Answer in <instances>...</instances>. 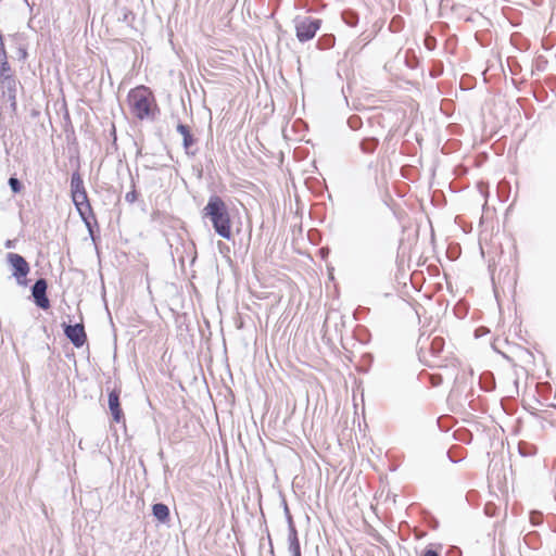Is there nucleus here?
<instances>
[{
	"mask_svg": "<svg viewBox=\"0 0 556 556\" xmlns=\"http://www.w3.org/2000/svg\"><path fill=\"white\" fill-rule=\"evenodd\" d=\"M8 61V55L5 50H0V63Z\"/></svg>",
	"mask_w": 556,
	"mask_h": 556,
	"instance_id": "c756f323",
	"label": "nucleus"
},
{
	"mask_svg": "<svg viewBox=\"0 0 556 556\" xmlns=\"http://www.w3.org/2000/svg\"><path fill=\"white\" fill-rule=\"evenodd\" d=\"M128 104L131 114L140 121L146 118L154 119L157 105L150 88L138 86L128 92Z\"/></svg>",
	"mask_w": 556,
	"mask_h": 556,
	"instance_id": "f03ea898",
	"label": "nucleus"
},
{
	"mask_svg": "<svg viewBox=\"0 0 556 556\" xmlns=\"http://www.w3.org/2000/svg\"><path fill=\"white\" fill-rule=\"evenodd\" d=\"M444 346V340L440 337H435L431 342V351L433 354H439Z\"/></svg>",
	"mask_w": 556,
	"mask_h": 556,
	"instance_id": "412c9836",
	"label": "nucleus"
},
{
	"mask_svg": "<svg viewBox=\"0 0 556 556\" xmlns=\"http://www.w3.org/2000/svg\"><path fill=\"white\" fill-rule=\"evenodd\" d=\"M288 549L291 556H301V546L298 533L292 532V535H288Z\"/></svg>",
	"mask_w": 556,
	"mask_h": 556,
	"instance_id": "dca6fc26",
	"label": "nucleus"
},
{
	"mask_svg": "<svg viewBox=\"0 0 556 556\" xmlns=\"http://www.w3.org/2000/svg\"><path fill=\"white\" fill-rule=\"evenodd\" d=\"M136 199H137V192L135 190L127 192L125 195V200L128 203H134L136 201Z\"/></svg>",
	"mask_w": 556,
	"mask_h": 556,
	"instance_id": "bb28decb",
	"label": "nucleus"
},
{
	"mask_svg": "<svg viewBox=\"0 0 556 556\" xmlns=\"http://www.w3.org/2000/svg\"><path fill=\"white\" fill-rule=\"evenodd\" d=\"M48 282L45 278H39L31 286V296L34 303L41 309L50 307V300L47 296Z\"/></svg>",
	"mask_w": 556,
	"mask_h": 556,
	"instance_id": "423d86ee",
	"label": "nucleus"
},
{
	"mask_svg": "<svg viewBox=\"0 0 556 556\" xmlns=\"http://www.w3.org/2000/svg\"><path fill=\"white\" fill-rule=\"evenodd\" d=\"M63 330L65 337L72 342V344L75 348H81L87 342V334L85 331L84 324H63Z\"/></svg>",
	"mask_w": 556,
	"mask_h": 556,
	"instance_id": "0eeeda50",
	"label": "nucleus"
},
{
	"mask_svg": "<svg viewBox=\"0 0 556 556\" xmlns=\"http://www.w3.org/2000/svg\"><path fill=\"white\" fill-rule=\"evenodd\" d=\"M17 113V103L9 105L5 108L4 112H0V126L4 128H9L14 124V118Z\"/></svg>",
	"mask_w": 556,
	"mask_h": 556,
	"instance_id": "9d476101",
	"label": "nucleus"
},
{
	"mask_svg": "<svg viewBox=\"0 0 556 556\" xmlns=\"http://www.w3.org/2000/svg\"><path fill=\"white\" fill-rule=\"evenodd\" d=\"M202 218L208 219L215 232L227 240L232 237L231 219L227 204L216 194L208 198L206 205L202 210Z\"/></svg>",
	"mask_w": 556,
	"mask_h": 556,
	"instance_id": "f257e3e1",
	"label": "nucleus"
},
{
	"mask_svg": "<svg viewBox=\"0 0 556 556\" xmlns=\"http://www.w3.org/2000/svg\"><path fill=\"white\" fill-rule=\"evenodd\" d=\"M285 514H286V517L287 516H291L290 510H289L287 504H285Z\"/></svg>",
	"mask_w": 556,
	"mask_h": 556,
	"instance_id": "473e14b6",
	"label": "nucleus"
},
{
	"mask_svg": "<svg viewBox=\"0 0 556 556\" xmlns=\"http://www.w3.org/2000/svg\"><path fill=\"white\" fill-rule=\"evenodd\" d=\"M348 125L351 129L356 130L361 127L362 119L358 116L353 115L348 119Z\"/></svg>",
	"mask_w": 556,
	"mask_h": 556,
	"instance_id": "b1692460",
	"label": "nucleus"
},
{
	"mask_svg": "<svg viewBox=\"0 0 556 556\" xmlns=\"http://www.w3.org/2000/svg\"><path fill=\"white\" fill-rule=\"evenodd\" d=\"M518 450L522 456H531L534 454L533 447L527 443H519Z\"/></svg>",
	"mask_w": 556,
	"mask_h": 556,
	"instance_id": "4be33fe9",
	"label": "nucleus"
},
{
	"mask_svg": "<svg viewBox=\"0 0 556 556\" xmlns=\"http://www.w3.org/2000/svg\"><path fill=\"white\" fill-rule=\"evenodd\" d=\"M0 88L2 97L11 93H17V80L16 78H5L0 80Z\"/></svg>",
	"mask_w": 556,
	"mask_h": 556,
	"instance_id": "f8f14e48",
	"label": "nucleus"
},
{
	"mask_svg": "<svg viewBox=\"0 0 556 556\" xmlns=\"http://www.w3.org/2000/svg\"><path fill=\"white\" fill-rule=\"evenodd\" d=\"M422 556H440L439 553L432 548H428L424 552Z\"/></svg>",
	"mask_w": 556,
	"mask_h": 556,
	"instance_id": "c85d7f7f",
	"label": "nucleus"
},
{
	"mask_svg": "<svg viewBox=\"0 0 556 556\" xmlns=\"http://www.w3.org/2000/svg\"><path fill=\"white\" fill-rule=\"evenodd\" d=\"M11 66L8 61L0 63V80L5 78H14Z\"/></svg>",
	"mask_w": 556,
	"mask_h": 556,
	"instance_id": "6ab92c4d",
	"label": "nucleus"
},
{
	"mask_svg": "<svg viewBox=\"0 0 556 556\" xmlns=\"http://www.w3.org/2000/svg\"><path fill=\"white\" fill-rule=\"evenodd\" d=\"M295 36L300 42L312 40L321 26V20L312 16H298L294 20Z\"/></svg>",
	"mask_w": 556,
	"mask_h": 556,
	"instance_id": "7ed1b4c3",
	"label": "nucleus"
},
{
	"mask_svg": "<svg viewBox=\"0 0 556 556\" xmlns=\"http://www.w3.org/2000/svg\"><path fill=\"white\" fill-rule=\"evenodd\" d=\"M5 247H7V248H11V247H12L11 241H8V242L5 243Z\"/></svg>",
	"mask_w": 556,
	"mask_h": 556,
	"instance_id": "f704fd0d",
	"label": "nucleus"
},
{
	"mask_svg": "<svg viewBox=\"0 0 556 556\" xmlns=\"http://www.w3.org/2000/svg\"><path fill=\"white\" fill-rule=\"evenodd\" d=\"M8 185L13 193H20L23 189V185L18 178L11 176L8 180Z\"/></svg>",
	"mask_w": 556,
	"mask_h": 556,
	"instance_id": "aec40b11",
	"label": "nucleus"
},
{
	"mask_svg": "<svg viewBox=\"0 0 556 556\" xmlns=\"http://www.w3.org/2000/svg\"><path fill=\"white\" fill-rule=\"evenodd\" d=\"M16 94L17 93H11V94H7V96H4L2 98L5 99L8 103L15 104V103H17Z\"/></svg>",
	"mask_w": 556,
	"mask_h": 556,
	"instance_id": "cd10ccee",
	"label": "nucleus"
},
{
	"mask_svg": "<svg viewBox=\"0 0 556 556\" xmlns=\"http://www.w3.org/2000/svg\"><path fill=\"white\" fill-rule=\"evenodd\" d=\"M86 191L84 180L79 172H74L71 177V194Z\"/></svg>",
	"mask_w": 556,
	"mask_h": 556,
	"instance_id": "4468645a",
	"label": "nucleus"
},
{
	"mask_svg": "<svg viewBox=\"0 0 556 556\" xmlns=\"http://www.w3.org/2000/svg\"><path fill=\"white\" fill-rule=\"evenodd\" d=\"M7 260L12 268V276L16 278L20 285L26 286V276L29 273V265L26 260L17 253H8Z\"/></svg>",
	"mask_w": 556,
	"mask_h": 556,
	"instance_id": "39448f33",
	"label": "nucleus"
},
{
	"mask_svg": "<svg viewBox=\"0 0 556 556\" xmlns=\"http://www.w3.org/2000/svg\"><path fill=\"white\" fill-rule=\"evenodd\" d=\"M119 394L121 391L117 389H114L109 393V409L113 420L117 424L124 420V413L121 407Z\"/></svg>",
	"mask_w": 556,
	"mask_h": 556,
	"instance_id": "6e6552de",
	"label": "nucleus"
},
{
	"mask_svg": "<svg viewBox=\"0 0 556 556\" xmlns=\"http://www.w3.org/2000/svg\"><path fill=\"white\" fill-rule=\"evenodd\" d=\"M442 73V68H435V71L432 72V76H439Z\"/></svg>",
	"mask_w": 556,
	"mask_h": 556,
	"instance_id": "7c9ffc66",
	"label": "nucleus"
},
{
	"mask_svg": "<svg viewBox=\"0 0 556 556\" xmlns=\"http://www.w3.org/2000/svg\"><path fill=\"white\" fill-rule=\"evenodd\" d=\"M176 130L182 136V147L186 153L188 155H194L195 151H192L191 148L195 144L197 139L191 134L190 127L179 123L176 127Z\"/></svg>",
	"mask_w": 556,
	"mask_h": 556,
	"instance_id": "1a4fd4ad",
	"label": "nucleus"
},
{
	"mask_svg": "<svg viewBox=\"0 0 556 556\" xmlns=\"http://www.w3.org/2000/svg\"><path fill=\"white\" fill-rule=\"evenodd\" d=\"M152 515L162 523L169 521V508L164 503H156L152 506Z\"/></svg>",
	"mask_w": 556,
	"mask_h": 556,
	"instance_id": "9b49d317",
	"label": "nucleus"
},
{
	"mask_svg": "<svg viewBox=\"0 0 556 556\" xmlns=\"http://www.w3.org/2000/svg\"><path fill=\"white\" fill-rule=\"evenodd\" d=\"M286 519L288 522V535H292V532L298 533L292 516H287Z\"/></svg>",
	"mask_w": 556,
	"mask_h": 556,
	"instance_id": "393cba45",
	"label": "nucleus"
},
{
	"mask_svg": "<svg viewBox=\"0 0 556 556\" xmlns=\"http://www.w3.org/2000/svg\"><path fill=\"white\" fill-rule=\"evenodd\" d=\"M341 16L343 22L351 27L356 26L358 23V14L351 9L344 10Z\"/></svg>",
	"mask_w": 556,
	"mask_h": 556,
	"instance_id": "f3484780",
	"label": "nucleus"
},
{
	"mask_svg": "<svg viewBox=\"0 0 556 556\" xmlns=\"http://www.w3.org/2000/svg\"><path fill=\"white\" fill-rule=\"evenodd\" d=\"M480 387L486 392L494 390L495 379L492 372L485 371L480 376Z\"/></svg>",
	"mask_w": 556,
	"mask_h": 556,
	"instance_id": "2eb2a0df",
	"label": "nucleus"
},
{
	"mask_svg": "<svg viewBox=\"0 0 556 556\" xmlns=\"http://www.w3.org/2000/svg\"><path fill=\"white\" fill-rule=\"evenodd\" d=\"M21 54H23V58L27 55V52L25 50L21 51Z\"/></svg>",
	"mask_w": 556,
	"mask_h": 556,
	"instance_id": "72a5a7b5",
	"label": "nucleus"
},
{
	"mask_svg": "<svg viewBox=\"0 0 556 556\" xmlns=\"http://www.w3.org/2000/svg\"><path fill=\"white\" fill-rule=\"evenodd\" d=\"M379 140L375 137L364 138L359 143V149L363 153L371 154L376 151Z\"/></svg>",
	"mask_w": 556,
	"mask_h": 556,
	"instance_id": "ddd939ff",
	"label": "nucleus"
},
{
	"mask_svg": "<svg viewBox=\"0 0 556 556\" xmlns=\"http://www.w3.org/2000/svg\"><path fill=\"white\" fill-rule=\"evenodd\" d=\"M336 38L332 34H327L318 39L317 46L319 49H330L334 46Z\"/></svg>",
	"mask_w": 556,
	"mask_h": 556,
	"instance_id": "a211bd4d",
	"label": "nucleus"
},
{
	"mask_svg": "<svg viewBox=\"0 0 556 556\" xmlns=\"http://www.w3.org/2000/svg\"><path fill=\"white\" fill-rule=\"evenodd\" d=\"M0 50H5L2 35H0Z\"/></svg>",
	"mask_w": 556,
	"mask_h": 556,
	"instance_id": "2f4dec72",
	"label": "nucleus"
},
{
	"mask_svg": "<svg viewBox=\"0 0 556 556\" xmlns=\"http://www.w3.org/2000/svg\"><path fill=\"white\" fill-rule=\"evenodd\" d=\"M530 521L533 526H539L543 522V515L540 511H531L530 513Z\"/></svg>",
	"mask_w": 556,
	"mask_h": 556,
	"instance_id": "5701e85b",
	"label": "nucleus"
},
{
	"mask_svg": "<svg viewBox=\"0 0 556 556\" xmlns=\"http://www.w3.org/2000/svg\"><path fill=\"white\" fill-rule=\"evenodd\" d=\"M435 42H437L435 38L432 37V36H427L426 39H425V46L429 50H433L435 48Z\"/></svg>",
	"mask_w": 556,
	"mask_h": 556,
	"instance_id": "a878e982",
	"label": "nucleus"
},
{
	"mask_svg": "<svg viewBox=\"0 0 556 556\" xmlns=\"http://www.w3.org/2000/svg\"><path fill=\"white\" fill-rule=\"evenodd\" d=\"M72 200H73V203H74L80 218L83 219L86 227L88 228L90 237L92 238V240H94L91 219L94 223H97V219L93 214L91 204L89 202L87 191L72 194Z\"/></svg>",
	"mask_w": 556,
	"mask_h": 556,
	"instance_id": "20e7f679",
	"label": "nucleus"
}]
</instances>
